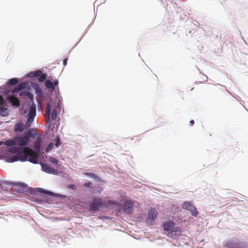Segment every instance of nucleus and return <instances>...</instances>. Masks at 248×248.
<instances>
[{
  "label": "nucleus",
  "mask_w": 248,
  "mask_h": 248,
  "mask_svg": "<svg viewBox=\"0 0 248 248\" xmlns=\"http://www.w3.org/2000/svg\"><path fill=\"white\" fill-rule=\"evenodd\" d=\"M9 152L15 155L7 156L5 160L7 162H14L20 160L26 161L28 160L31 163H37L38 154L29 147L23 148L17 147H11L9 149Z\"/></svg>",
  "instance_id": "f257e3e1"
},
{
  "label": "nucleus",
  "mask_w": 248,
  "mask_h": 248,
  "mask_svg": "<svg viewBox=\"0 0 248 248\" xmlns=\"http://www.w3.org/2000/svg\"><path fill=\"white\" fill-rule=\"evenodd\" d=\"M36 115V106L32 104L29 109V113L27 115V120L26 122L27 128H29L32 123Z\"/></svg>",
  "instance_id": "f03ea898"
},
{
  "label": "nucleus",
  "mask_w": 248,
  "mask_h": 248,
  "mask_svg": "<svg viewBox=\"0 0 248 248\" xmlns=\"http://www.w3.org/2000/svg\"><path fill=\"white\" fill-rule=\"evenodd\" d=\"M103 204V200L100 198L94 197L91 202L89 209L92 211H96Z\"/></svg>",
  "instance_id": "7ed1b4c3"
},
{
  "label": "nucleus",
  "mask_w": 248,
  "mask_h": 248,
  "mask_svg": "<svg viewBox=\"0 0 248 248\" xmlns=\"http://www.w3.org/2000/svg\"><path fill=\"white\" fill-rule=\"evenodd\" d=\"M182 208L189 211L191 214L196 217L198 215L199 212L197 211L196 207L189 202H186L182 204Z\"/></svg>",
  "instance_id": "20e7f679"
},
{
  "label": "nucleus",
  "mask_w": 248,
  "mask_h": 248,
  "mask_svg": "<svg viewBox=\"0 0 248 248\" xmlns=\"http://www.w3.org/2000/svg\"><path fill=\"white\" fill-rule=\"evenodd\" d=\"M15 140L16 141V145L24 146L29 143V136L15 137Z\"/></svg>",
  "instance_id": "39448f33"
},
{
  "label": "nucleus",
  "mask_w": 248,
  "mask_h": 248,
  "mask_svg": "<svg viewBox=\"0 0 248 248\" xmlns=\"http://www.w3.org/2000/svg\"><path fill=\"white\" fill-rule=\"evenodd\" d=\"M123 212L126 214H130L133 208V203L130 201H126L123 205Z\"/></svg>",
  "instance_id": "423d86ee"
},
{
  "label": "nucleus",
  "mask_w": 248,
  "mask_h": 248,
  "mask_svg": "<svg viewBox=\"0 0 248 248\" xmlns=\"http://www.w3.org/2000/svg\"><path fill=\"white\" fill-rule=\"evenodd\" d=\"M41 167L43 171H45L46 173L50 174H55L57 173L56 170L51 168L47 164L43 163L41 164Z\"/></svg>",
  "instance_id": "0eeeda50"
},
{
  "label": "nucleus",
  "mask_w": 248,
  "mask_h": 248,
  "mask_svg": "<svg viewBox=\"0 0 248 248\" xmlns=\"http://www.w3.org/2000/svg\"><path fill=\"white\" fill-rule=\"evenodd\" d=\"M157 216V211L155 208H151L148 212V219L153 221L156 217Z\"/></svg>",
  "instance_id": "6e6552de"
},
{
  "label": "nucleus",
  "mask_w": 248,
  "mask_h": 248,
  "mask_svg": "<svg viewBox=\"0 0 248 248\" xmlns=\"http://www.w3.org/2000/svg\"><path fill=\"white\" fill-rule=\"evenodd\" d=\"M11 105L13 106L19 107L20 106V103L18 99L14 96H9L7 98Z\"/></svg>",
  "instance_id": "1a4fd4ad"
},
{
  "label": "nucleus",
  "mask_w": 248,
  "mask_h": 248,
  "mask_svg": "<svg viewBox=\"0 0 248 248\" xmlns=\"http://www.w3.org/2000/svg\"><path fill=\"white\" fill-rule=\"evenodd\" d=\"M60 105H57L53 108L51 113V120L52 121H54L57 119L58 112L60 111Z\"/></svg>",
  "instance_id": "9d476101"
},
{
  "label": "nucleus",
  "mask_w": 248,
  "mask_h": 248,
  "mask_svg": "<svg viewBox=\"0 0 248 248\" xmlns=\"http://www.w3.org/2000/svg\"><path fill=\"white\" fill-rule=\"evenodd\" d=\"M26 127H27L26 124L24 125L22 123L17 122L15 126V131L16 132H22Z\"/></svg>",
  "instance_id": "9b49d317"
},
{
  "label": "nucleus",
  "mask_w": 248,
  "mask_h": 248,
  "mask_svg": "<svg viewBox=\"0 0 248 248\" xmlns=\"http://www.w3.org/2000/svg\"><path fill=\"white\" fill-rule=\"evenodd\" d=\"M51 111V106L49 103H47L46 106V117L47 123H50V114Z\"/></svg>",
  "instance_id": "f8f14e48"
},
{
  "label": "nucleus",
  "mask_w": 248,
  "mask_h": 248,
  "mask_svg": "<svg viewBox=\"0 0 248 248\" xmlns=\"http://www.w3.org/2000/svg\"><path fill=\"white\" fill-rule=\"evenodd\" d=\"M41 141V137L40 135H39L37 137L36 140L34 143V149L36 150L37 152H39L40 151Z\"/></svg>",
  "instance_id": "ddd939ff"
},
{
  "label": "nucleus",
  "mask_w": 248,
  "mask_h": 248,
  "mask_svg": "<svg viewBox=\"0 0 248 248\" xmlns=\"http://www.w3.org/2000/svg\"><path fill=\"white\" fill-rule=\"evenodd\" d=\"M174 224L172 221H168L164 224V229L166 231H171Z\"/></svg>",
  "instance_id": "4468645a"
},
{
  "label": "nucleus",
  "mask_w": 248,
  "mask_h": 248,
  "mask_svg": "<svg viewBox=\"0 0 248 248\" xmlns=\"http://www.w3.org/2000/svg\"><path fill=\"white\" fill-rule=\"evenodd\" d=\"M4 144L7 146H14L16 145V141L15 140V137L11 140H7L5 142L0 141V145Z\"/></svg>",
  "instance_id": "2eb2a0df"
},
{
  "label": "nucleus",
  "mask_w": 248,
  "mask_h": 248,
  "mask_svg": "<svg viewBox=\"0 0 248 248\" xmlns=\"http://www.w3.org/2000/svg\"><path fill=\"white\" fill-rule=\"evenodd\" d=\"M25 84L24 83H21L17 84L16 88L12 91L13 93H16L21 91L24 88Z\"/></svg>",
  "instance_id": "dca6fc26"
},
{
  "label": "nucleus",
  "mask_w": 248,
  "mask_h": 248,
  "mask_svg": "<svg viewBox=\"0 0 248 248\" xmlns=\"http://www.w3.org/2000/svg\"><path fill=\"white\" fill-rule=\"evenodd\" d=\"M36 133L35 130L32 128L30 129L27 135H25V136H29V140L30 139V137H31L32 138H35L36 137Z\"/></svg>",
  "instance_id": "f3484780"
},
{
  "label": "nucleus",
  "mask_w": 248,
  "mask_h": 248,
  "mask_svg": "<svg viewBox=\"0 0 248 248\" xmlns=\"http://www.w3.org/2000/svg\"><path fill=\"white\" fill-rule=\"evenodd\" d=\"M45 85L46 87L48 89H51L52 90H54L55 89L54 84L49 80H47L46 81Z\"/></svg>",
  "instance_id": "a211bd4d"
},
{
  "label": "nucleus",
  "mask_w": 248,
  "mask_h": 248,
  "mask_svg": "<svg viewBox=\"0 0 248 248\" xmlns=\"http://www.w3.org/2000/svg\"><path fill=\"white\" fill-rule=\"evenodd\" d=\"M19 96L23 98H26L27 97H30L31 95L29 92H21L19 93Z\"/></svg>",
  "instance_id": "6ab92c4d"
},
{
  "label": "nucleus",
  "mask_w": 248,
  "mask_h": 248,
  "mask_svg": "<svg viewBox=\"0 0 248 248\" xmlns=\"http://www.w3.org/2000/svg\"><path fill=\"white\" fill-rule=\"evenodd\" d=\"M7 115V108L4 107H0V116H6Z\"/></svg>",
  "instance_id": "aec40b11"
},
{
  "label": "nucleus",
  "mask_w": 248,
  "mask_h": 248,
  "mask_svg": "<svg viewBox=\"0 0 248 248\" xmlns=\"http://www.w3.org/2000/svg\"><path fill=\"white\" fill-rule=\"evenodd\" d=\"M18 82V80L16 78H11V79H10L8 82H7V85H16V84Z\"/></svg>",
  "instance_id": "412c9836"
},
{
  "label": "nucleus",
  "mask_w": 248,
  "mask_h": 248,
  "mask_svg": "<svg viewBox=\"0 0 248 248\" xmlns=\"http://www.w3.org/2000/svg\"><path fill=\"white\" fill-rule=\"evenodd\" d=\"M103 189L100 187H95L91 190L92 193H100Z\"/></svg>",
  "instance_id": "4be33fe9"
},
{
  "label": "nucleus",
  "mask_w": 248,
  "mask_h": 248,
  "mask_svg": "<svg viewBox=\"0 0 248 248\" xmlns=\"http://www.w3.org/2000/svg\"><path fill=\"white\" fill-rule=\"evenodd\" d=\"M46 74L45 73H42L41 75L39 76V77L38 78V80L39 82H42L46 79Z\"/></svg>",
  "instance_id": "5701e85b"
},
{
  "label": "nucleus",
  "mask_w": 248,
  "mask_h": 248,
  "mask_svg": "<svg viewBox=\"0 0 248 248\" xmlns=\"http://www.w3.org/2000/svg\"><path fill=\"white\" fill-rule=\"evenodd\" d=\"M53 146H54V144L52 143V142H50L48 145V146H47V147L46 148V153H48L49 152V151H50L53 148Z\"/></svg>",
  "instance_id": "b1692460"
},
{
  "label": "nucleus",
  "mask_w": 248,
  "mask_h": 248,
  "mask_svg": "<svg viewBox=\"0 0 248 248\" xmlns=\"http://www.w3.org/2000/svg\"><path fill=\"white\" fill-rule=\"evenodd\" d=\"M84 174H85V175H86L87 176H90L91 177H92L93 178H94V179H97V176H96L94 173H90V172H86V173H85Z\"/></svg>",
  "instance_id": "393cba45"
},
{
  "label": "nucleus",
  "mask_w": 248,
  "mask_h": 248,
  "mask_svg": "<svg viewBox=\"0 0 248 248\" xmlns=\"http://www.w3.org/2000/svg\"><path fill=\"white\" fill-rule=\"evenodd\" d=\"M49 161L54 164H57L58 162V160L53 157H50L49 158Z\"/></svg>",
  "instance_id": "a878e982"
},
{
  "label": "nucleus",
  "mask_w": 248,
  "mask_h": 248,
  "mask_svg": "<svg viewBox=\"0 0 248 248\" xmlns=\"http://www.w3.org/2000/svg\"><path fill=\"white\" fill-rule=\"evenodd\" d=\"M42 72L41 70H37L35 72H33V76L34 77H39V76L41 75Z\"/></svg>",
  "instance_id": "bb28decb"
},
{
  "label": "nucleus",
  "mask_w": 248,
  "mask_h": 248,
  "mask_svg": "<svg viewBox=\"0 0 248 248\" xmlns=\"http://www.w3.org/2000/svg\"><path fill=\"white\" fill-rule=\"evenodd\" d=\"M180 231H181L180 230L175 229L173 231H171V233L172 235H176L178 234V233H180Z\"/></svg>",
  "instance_id": "cd10ccee"
},
{
  "label": "nucleus",
  "mask_w": 248,
  "mask_h": 248,
  "mask_svg": "<svg viewBox=\"0 0 248 248\" xmlns=\"http://www.w3.org/2000/svg\"><path fill=\"white\" fill-rule=\"evenodd\" d=\"M67 187L70 188V189H71L72 190H76L77 189V187L75 185H73V184H70V185H68L67 186Z\"/></svg>",
  "instance_id": "c85d7f7f"
},
{
  "label": "nucleus",
  "mask_w": 248,
  "mask_h": 248,
  "mask_svg": "<svg viewBox=\"0 0 248 248\" xmlns=\"http://www.w3.org/2000/svg\"><path fill=\"white\" fill-rule=\"evenodd\" d=\"M36 92H37V94L39 95H42L43 94V91H42V90L40 89V88H38V89H37L36 90Z\"/></svg>",
  "instance_id": "c756f323"
},
{
  "label": "nucleus",
  "mask_w": 248,
  "mask_h": 248,
  "mask_svg": "<svg viewBox=\"0 0 248 248\" xmlns=\"http://www.w3.org/2000/svg\"><path fill=\"white\" fill-rule=\"evenodd\" d=\"M38 191L41 193H48V192L46 190H45L43 188H38Z\"/></svg>",
  "instance_id": "7c9ffc66"
},
{
  "label": "nucleus",
  "mask_w": 248,
  "mask_h": 248,
  "mask_svg": "<svg viewBox=\"0 0 248 248\" xmlns=\"http://www.w3.org/2000/svg\"><path fill=\"white\" fill-rule=\"evenodd\" d=\"M92 183L91 182H88V183H85L84 184V186L86 187H90L92 185Z\"/></svg>",
  "instance_id": "2f4dec72"
},
{
  "label": "nucleus",
  "mask_w": 248,
  "mask_h": 248,
  "mask_svg": "<svg viewBox=\"0 0 248 248\" xmlns=\"http://www.w3.org/2000/svg\"><path fill=\"white\" fill-rule=\"evenodd\" d=\"M56 146L58 147L60 145V141L59 140V138H58L57 142L55 143Z\"/></svg>",
  "instance_id": "473e14b6"
},
{
  "label": "nucleus",
  "mask_w": 248,
  "mask_h": 248,
  "mask_svg": "<svg viewBox=\"0 0 248 248\" xmlns=\"http://www.w3.org/2000/svg\"><path fill=\"white\" fill-rule=\"evenodd\" d=\"M28 77L30 78H34V76H33V72L29 73Z\"/></svg>",
  "instance_id": "72a5a7b5"
},
{
  "label": "nucleus",
  "mask_w": 248,
  "mask_h": 248,
  "mask_svg": "<svg viewBox=\"0 0 248 248\" xmlns=\"http://www.w3.org/2000/svg\"><path fill=\"white\" fill-rule=\"evenodd\" d=\"M3 104V99L1 95H0V105Z\"/></svg>",
  "instance_id": "f704fd0d"
},
{
  "label": "nucleus",
  "mask_w": 248,
  "mask_h": 248,
  "mask_svg": "<svg viewBox=\"0 0 248 248\" xmlns=\"http://www.w3.org/2000/svg\"><path fill=\"white\" fill-rule=\"evenodd\" d=\"M67 61H68V59L67 58H65V59L63 60V63L64 66L66 65L67 62Z\"/></svg>",
  "instance_id": "c9c22d12"
},
{
  "label": "nucleus",
  "mask_w": 248,
  "mask_h": 248,
  "mask_svg": "<svg viewBox=\"0 0 248 248\" xmlns=\"http://www.w3.org/2000/svg\"><path fill=\"white\" fill-rule=\"evenodd\" d=\"M59 83V81L58 80H56L54 81V83H53L54 84V86L55 87V86H57L58 85Z\"/></svg>",
  "instance_id": "e433bc0d"
},
{
  "label": "nucleus",
  "mask_w": 248,
  "mask_h": 248,
  "mask_svg": "<svg viewBox=\"0 0 248 248\" xmlns=\"http://www.w3.org/2000/svg\"><path fill=\"white\" fill-rule=\"evenodd\" d=\"M190 124L191 125H193L194 124V121L193 120H192L190 121Z\"/></svg>",
  "instance_id": "4c0bfd02"
},
{
  "label": "nucleus",
  "mask_w": 248,
  "mask_h": 248,
  "mask_svg": "<svg viewBox=\"0 0 248 248\" xmlns=\"http://www.w3.org/2000/svg\"><path fill=\"white\" fill-rule=\"evenodd\" d=\"M110 202V203H113V204H114V202H110H110Z\"/></svg>",
  "instance_id": "58836bf2"
}]
</instances>
